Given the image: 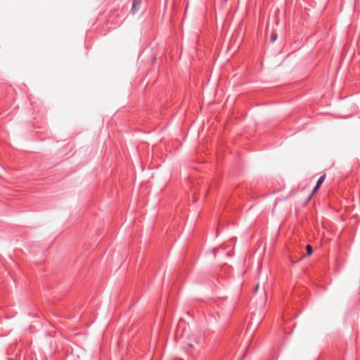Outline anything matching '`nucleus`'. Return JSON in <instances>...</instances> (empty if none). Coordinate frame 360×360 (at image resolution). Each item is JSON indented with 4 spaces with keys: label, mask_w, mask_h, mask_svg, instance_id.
<instances>
[{
    "label": "nucleus",
    "mask_w": 360,
    "mask_h": 360,
    "mask_svg": "<svg viewBox=\"0 0 360 360\" xmlns=\"http://www.w3.org/2000/svg\"><path fill=\"white\" fill-rule=\"evenodd\" d=\"M244 356H245V355H243V356L241 357V359H240V360H242L243 359H244Z\"/></svg>",
    "instance_id": "0eeeda50"
},
{
    "label": "nucleus",
    "mask_w": 360,
    "mask_h": 360,
    "mask_svg": "<svg viewBox=\"0 0 360 360\" xmlns=\"http://www.w3.org/2000/svg\"><path fill=\"white\" fill-rule=\"evenodd\" d=\"M325 179H326V174H323V175H321L319 177V179H318V181L316 182V184L315 187L314 188V189L312 190V191L311 192V193L309 194V195L308 197V200H309L310 198L313 196V195L316 192L317 189L323 184V182L324 181Z\"/></svg>",
    "instance_id": "f257e3e1"
},
{
    "label": "nucleus",
    "mask_w": 360,
    "mask_h": 360,
    "mask_svg": "<svg viewBox=\"0 0 360 360\" xmlns=\"http://www.w3.org/2000/svg\"><path fill=\"white\" fill-rule=\"evenodd\" d=\"M277 39V34H272L271 35V37H270V39H271V42H274L276 41V39Z\"/></svg>",
    "instance_id": "39448f33"
},
{
    "label": "nucleus",
    "mask_w": 360,
    "mask_h": 360,
    "mask_svg": "<svg viewBox=\"0 0 360 360\" xmlns=\"http://www.w3.org/2000/svg\"><path fill=\"white\" fill-rule=\"evenodd\" d=\"M193 347V345L191 343H188L185 347V350L187 353H190L191 351V349Z\"/></svg>",
    "instance_id": "20e7f679"
},
{
    "label": "nucleus",
    "mask_w": 360,
    "mask_h": 360,
    "mask_svg": "<svg viewBox=\"0 0 360 360\" xmlns=\"http://www.w3.org/2000/svg\"><path fill=\"white\" fill-rule=\"evenodd\" d=\"M258 288H259V284H257V285L255 286V291H257L258 290Z\"/></svg>",
    "instance_id": "423d86ee"
},
{
    "label": "nucleus",
    "mask_w": 360,
    "mask_h": 360,
    "mask_svg": "<svg viewBox=\"0 0 360 360\" xmlns=\"http://www.w3.org/2000/svg\"><path fill=\"white\" fill-rule=\"evenodd\" d=\"M141 1L142 0H132V6L131 11L133 14L136 13L139 10Z\"/></svg>",
    "instance_id": "f03ea898"
},
{
    "label": "nucleus",
    "mask_w": 360,
    "mask_h": 360,
    "mask_svg": "<svg viewBox=\"0 0 360 360\" xmlns=\"http://www.w3.org/2000/svg\"><path fill=\"white\" fill-rule=\"evenodd\" d=\"M306 249H307V255L308 256L311 255L313 252V249H312L311 246L310 245H307L306 247Z\"/></svg>",
    "instance_id": "7ed1b4c3"
}]
</instances>
